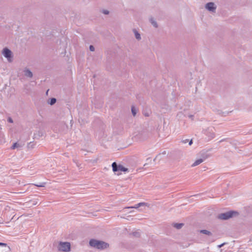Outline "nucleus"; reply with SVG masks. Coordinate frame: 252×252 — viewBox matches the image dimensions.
I'll return each mask as SVG.
<instances>
[{
    "label": "nucleus",
    "mask_w": 252,
    "mask_h": 252,
    "mask_svg": "<svg viewBox=\"0 0 252 252\" xmlns=\"http://www.w3.org/2000/svg\"><path fill=\"white\" fill-rule=\"evenodd\" d=\"M89 49H90V50L92 52L94 51V49H95L94 46L92 45L90 46Z\"/></svg>",
    "instance_id": "21"
},
{
    "label": "nucleus",
    "mask_w": 252,
    "mask_h": 252,
    "mask_svg": "<svg viewBox=\"0 0 252 252\" xmlns=\"http://www.w3.org/2000/svg\"><path fill=\"white\" fill-rule=\"evenodd\" d=\"M149 159H150V158H147V160H149Z\"/></svg>",
    "instance_id": "32"
},
{
    "label": "nucleus",
    "mask_w": 252,
    "mask_h": 252,
    "mask_svg": "<svg viewBox=\"0 0 252 252\" xmlns=\"http://www.w3.org/2000/svg\"><path fill=\"white\" fill-rule=\"evenodd\" d=\"M0 252H11V251L7 244L0 242Z\"/></svg>",
    "instance_id": "7"
},
{
    "label": "nucleus",
    "mask_w": 252,
    "mask_h": 252,
    "mask_svg": "<svg viewBox=\"0 0 252 252\" xmlns=\"http://www.w3.org/2000/svg\"><path fill=\"white\" fill-rule=\"evenodd\" d=\"M56 101L57 100L55 98L52 97L49 99L48 103L51 105H53L56 102Z\"/></svg>",
    "instance_id": "15"
},
{
    "label": "nucleus",
    "mask_w": 252,
    "mask_h": 252,
    "mask_svg": "<svg viewBox=\"0 0 252 252\" xmlns=\"http://www.w3.org/2000/svg\"><path fill=\"white\" fill-rule=\"evenodd\" d=\"M207 158V156L203 157L202 158H199L195 160V161L191 165V167L196 166L202 162H203L206 158Z\"/></svg>",
    "instance_id": "9"
},
{
    "label": "nucleus",
    "mask_w": 252,
    "mask_h": 252,
    "mask_svg": "<svg viewBox=\"0 0 252 252\" xmlns=\"http://www.w3.org/2000/svg\"><path fill=\"white\" fill-rule=\"evenodd\" d=\"M224 244H225V243H222V244H220V245H219V246H218V247H219V248H221L222 247H223V246H224Z\"/></svg>",
    "instance_id": "24"
},
{
    "label": "nucleus",
    "mask_w": 252,
    "mask_h": 252,
    "mask_svg": "<svg viewBox=\"0 0 252 252\" xmlns=\"http://www.w3.org/2000/svg\"><path fill=\"white\" fill-rule=\"evenodd\" d=\"M133 32H134L135 38L138 40H140L141 39V35H140V33L135 29L133 30Z\"/></svg>",
    "instance_id": "14"
},
{
    "label": "nucleus",
    "mask_w": 252,
    "mask_h": 252,
    "mask_svg": "<svg viewBox=\"0 0 252 252\" xmlns=\"http://www.w3.org/2000/svg\"><path fill=\"white\" fill-rule=\"evenodd\" d=\"M131 113L132 115L135 116L136 114V110L134 106L131 107Z\"/></svg>",
    "instance_id": "17"
},
{
    "label": "nucleus",
    "mask_w": 252,
    "mask_h": 252,
    "mask_svg": "<svg viewBox=\"0 0 252 252\" xmlns=\"http://www.w3.org/2000/svg\"><path fill=\"white\" fill-rule=\"evenodd\" d=\"M162 154L165 155V154H166V152H165V151H164V152L162 153Z\"/></svg>",
    "instance_id": "30"
},
{
    "label": "nucleus",
    "mask_w": 252,
    "mask_h": 252,
    "mask_svg": "<svg viewBox=\"0 0 252 252\" xmlns=\"http://www.w3.org/2000/svg\"><path fill=\"white\" fill-rule=\"evenodd\" d=\"M58 250L60 251L68 252L70 251V244L69 242H60L58 247Z\"/></svg>",
    "instance_id": "3"
},
{
    "label": "nucleus",
    "mask_w": 252,
    "mask_h": 252,
    "mask_svg": "<svg viewBox=\"0 0 252 252\" xmlns=\"http://www.w3.org/2000/svg\"><path fill=\"white\" fill-rule=\"evenodd\" d=\"M89 244L91 247L99 250H103L109 247V244L107 243L95 239H91Z\"/></svg>",
    "instance_id": "1"
},
{
    "label": "nucleus",
    "mask_w": 252,
    "mask_h": 252,
    "mask_svg": "<svg viewBox=\"0 0 252 252\" xmlns=\"http://www.w3.org/2000/svg\"><path fill=\"white\" fill-rule=\"evenodd\" d=\"M150 21L151 23L153 25V26L155 27V28H157L158 27L157 22L153 18H151L150 19Z\"/></svg>",
    "instance_id": "16"
},
{
    "label": "nucleus",
    "mask_w": 252,
    "mask_h": 252,
    "mask_svg": "<svg viewBox=\"0 0 252 252\" xmlns=\"http://www.w3.org/2000/svg\"><path fill=\"white\" fill-rule=\"evenodd\" d=\"M24 75L26 77L32 78L33 76L32 72L29 69H26L24 71Z\"/></svg>",
    "instance_id": "10"
},
{
    "label": "nucleus",
    "mask_w": 252,
    "mask_h": 252,
    "mask_svg": "<svg viewBox=\"0 0 252 252\" xmlns=\"http://www.w3.org/2000/svg\"><path fill=\"white\" fill-rule=\"evenodd\" d=\"M238 213L235 211H230L224 213H221L218 215V219L223 220H227L234 216H238Z\"/></svg>",
    "instance_id": "2"
},
{
    "label": "nucleus",
    "mask_w": 252,
    "mask_h": 252,
    "mask_svg": "<svg viewBox=\"0 0 252 252\" xmlns=\"http://www.w3.org/2000/svg\"><path fill=\"white\" fill-rule=\"evenodd\" d=\"M160 156V154H159V155H157V156H156V157L155 158V159H154V161H155V160H156V159L157 158H158V157L159 156Z\"/></svg>",
    "instance_id": "26"
},
{
    "label": "nucleus",
    "mask_w": 252,
    "mask_h": 252,
    "mask_svg": "<svg viewBox=\"0 0 252 252\" xmlns=\"http://www.w3.org/2000/svg\"><path fill=\"white\" fill-rule=\"evenodd\" d=\"M173 226L176 229H180L183 227L184 224L183 223H173Z\"/></svg>",
    "instance_id": "13"
},
{
    "label": "nucleus",
    "mask_w": 252,
    "mask_h": 252,
    "mask_svg": "<svg viewBox=\"0 0 252 252\" xmlns=\"http://www.w3.org/2000/svg\"><path fill=\"white\" fill-rule=\"evenodd\" d=\"M146 204V203H145V202H140V203H139L136 204L134 206L129 207H127V208H135V209H137V208H138L140 207H141V206H145Z\"/></svg>",
    "instance_id": "11"
},
{
    "label": "nucleus",
    "mask_w": 252,
    "mask_h": 252,
    "mask_svg": "<svg viewBox=\"0 0 252 252\" xmlns=\"http://www.w3.org/2000/svg\"><path fill=\"white\" fill-rule=\"evenodd\" d=\"M133 235L135 237H139L140 236V234L138 232H134L133 233Z\"/></svg>",
    "instance_id": "20"
},
{
    "label": "nucleus",
    "mask_w": 252,
    "mask_h": 252,
    "mask_svg": "<svg viewBox=\"0 0 252 252\" xmlns=\"http://www.w3.org/2000/svg\"><path fill=\"white\" fill-rule=\"evenodd\" d=\"M214 128L210 127L204 131V134L208 136V140H211L215 137V133L213 130Z\"/></svg>",
    "instance_id": "6"
},
{
    "label": "nucleus",
    "mask_w": 252,
    "mask_h": 252,
    "mask_svg": "<svg viewBox=\"0 0 252 252\" xmlns=\"http://www.w3.org/2000/svg\"><path fill=\"white\" fill-rule=\"evenodd\" d=\"M113 171L114 172L119 171L127 172L128 168L125 167L121 164H118L116 162H114L112 164Z\"/></svg>",
    "instance_id": "5"
},
{
    "label": "nucleus",
    "mask_w": 252,
    "mask_h": 252,
    "mask_svg": "<svg viewBox=\"0 0 252 252\" xmlns=\"http://www.w3.org/2000/svg\"><path fill=\"white\" fill-rule=\"evenodd\" d=\"M36 203H36V202H34V205H36Z\"/></svg>",
    "instance_id": "34"
},
{
    "label": "nucleus",
    "mask_w": 252,
    "mask_h": 252,
    "mask_svg": "<svg viewBox=\"0 0 252 252\" xmlns=\"http://www.w3.org/2000/svg\"><path fill=\"white\" fill-rule=\"evenodd\" d=\"M45 184H46L45 183L43 182V183H40L37 184H34V185L35 186L38 187H44L45 186Z\"/></svg>",
    "instance_id": "18"
},
{
    "label": "nucleus",
    "mask_w": 252,
    "mask_h": 252,
    "mask_svg": "<svg viewBox=\"0 0 252 252\" xmlns=\"http://www.w3.org/2000/svg\"><path fill=\"white\" fill-rule=\"evenodd\" d=\"M224 140H225V139H222V140H220V141H219V142H220V143H221V142H222L224 141Z\"/></svg>",
    "instance_id": "29"
},
{
    "label": "nucleus",
    "mask_w": 252,
    "mask_h": 252,
    "mask_svg": "<svg viewBox=\"0 0 252 252\" xmlns=\"http://www.w3.org/2000/svg\"><path fill=\"white\" fill-rule=\"evenodd\" d=\"M189 117L190 118H192V117H193V115H190Z\"/></svg>",
    "instance_id": "31"
},
{
    "label": "nucleus",
    "mask_w": 252,
    "mask_h": 252,
    "mask_svg": "<svg viewBox=\"0 0 252 252\" xmlns=\"http://www.w3.org/2000/svg\"><path fill=\"white\" fill-rule=\"evenodd\" d=\"M199 232L200 233H202V234H205V235H207L208 236L212 235V233L210 231H209L207 230L202 229V230H200L199 231Z\"/></svg>",
    "instance_id": "12"
},
{
    "label": "nucleus",
    "mask_w": 252,
    "mask_h": 252,
    "mask_svg": "<svg viewBox=\"0 0 252 252\" xmlns=\"http://www.w3.org/2000/svg\"><path fill=\"white\" fill-rule=\"evenodd\" d=\"M19 147V144L17 143H14L12 147H11V149H15V148Z\"/></svg>",
    "instance_id": "19"
},
{
    "label": "nucleus",
    "mask_w": 252,
    "mask_h": 252,
    "mask_svg": "<svg viewBox=\"0 0 252 252\" xmlns=\"http://www.w3.org/2000/svg\"><path fill=\"white\" fill-rule=\"evenodd\" d=\"M189 141L188 139H186V140H184L182 141V142L184 143H186L187 142H188Z\"/></svg>",
    "instance_id": "25"
},
{
    "label": "nucleus",
    "mask_w": 252,
    "mask_h": 252,
    "mask_svg": "<svg viewBox=\"0 0 252 252\" xmlns=\"http://www.w3.org/2000/svg\"><path fill=\"white\" fill-rule=\"evenodd\" d=\"M205 8L209 11L215 12L217 7L214 2H209L206 4Z\"/></svg>",
    "instance_id": "8"
},
{
    "label": "nucleus",
    "mask_w": 252,
    "mask_h": 252,
    "mask_svg": "<svg viewBox=\"0 0 252 252\" xmlns=\"http://www.w3.org/2000/svg\"><path fill=\"white\" fill-rule=\"evenodd\" d=\"M102 13L105 15H107L109 13V12L108 10H105V9H103L102 10Z\"/></svg>",
    "instance_id": "22"
},
{
    "label": "nucleus",
    "mask_w": 252,
    "mask_h": 252,
    "mask_svg": "<svg viewBox=\"0 0 252 252\" xmlns=\"http://www.w3.org/2000/svg\"><path fill=\"white\" fill-rule=\"evenodd\" d=\"M39 133H41V135L39 134V136H42L43 134H42V132H38Z\"/></svg>",
    "instance_id": "28"
},
{
    "label": "nucleus",
    "mask_w": 252,
    "mask_h": 252,
    "mask_svg": "<svg viewBox=\"0 0 252 252\" xmlns=\"http://www.w3.org/2000/svg\"><path fill=\"white\" fill-rule=\"evenodd\" d=\"M192 144V140H190L189 141V145H191V144Z\"/></svg>",
    "instance_id": "27"
},
{
    "label": "nucleus",
    "mask_w": 252,
    "mask_h": 252,
    "mask_svg": "<svg viewBox=\"0 0 252 252\" xmlns=\"http://www.w3.org/2000/svg\"><path fill=\"white\" fill-rule=\"evenodd\" d=\"M7 122L10 123H13V121L11 117H8V118Z\"/></svg>",
    "instance_id": "23"
},
{
    "label": "nucleus",
    "mask_w": 252,
    "mask_h": 252,
    "mask_svg": "<svg viewBox=\"0 0 252 252\" xmlns=\"http://www.w3.org/2000/svg\"><path fill=\"white\" fill-rule=\"evenodd\" d=\"M36 203H36V202H34V205H36Z\"/></svg>",
    "instance_id": "33"
},
{
    "label": "nucleus",
    "mask_w": 252,
    "mask_h": 252,
    "mask_svg": "<svg viewBox=\"0 0 252 252\" xmlns=\"http://www.w3.org/2000/svg\"><path fill=\"white\" fill-rule=\"evenodd\" d=\"M2 54L7 59L8 62L11 63L12 61L13 54L12 51L7 47L2 49Z\"/></svg>",
    "instance_id": "4"
}]
</instances>
